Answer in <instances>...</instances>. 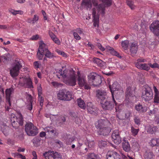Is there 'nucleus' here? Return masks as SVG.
Segmentation results:
<instances>
[{
    "label": "nucleus",
    "instance_id": "nucleus-1",
    "mask_svg": "<svg viewBox=\"0 0 159 159\" xmlns=\"http://www.w3.org/2000/svg\"><path fill=\"white\" fill-rule=\"evenodd\" d=\"M92 4L95 7L92 9V16L93 17V26H98L99 15L103 16L105 14V7L104 5H98L97 0H83L81 6L87 9H90Z\"/></svg>",
    "mask_w": 159,
    "mask_h": 159
},
{
    "label": "nucleus",
    "instance_id": "nucleus-2",
    "mask_svg": "<svg viewBox=\"0 0 159 159\" xmlns=\"http://www.w3.org/2000/svg\"><path fill=\"white\" fill-rule=\"evenodd\" d=\"M59 71L66 84L72 86L76 84L75 72L73 70L66 69L63 71L61 70Z\"/></svg>",
    "mask_w": 159,
    "mask_h": 159
},
{
    "label": "nucleus",
    "instance_id": "nucleus-3",
    "mask_svg": "<svg viewBox=\"0 0 159 159\" xmlns=\"http://www.w3.org/2000/svg\"><path fill=\"white\" fill-rule=\"evenodd\" d=\"M45 44L41 42L39 44L37 53V57L39 60H42L44 55L45 57L51 59L53 57V54L51 53L48 50L45 48Z\"/></svg>",
    "mask_w": 159,
    "mask_h": 159
},
{
    "label": "nucleus",
    "instance_id": "nucleus-4",
    "mask_svg": "<svg viewBox=\"0 0 159 159\" xmlns=\"http://www.w3.org/2000/svg\"><path fill=\"white\" fill-rule=\"evenodd\" d=\"M11 121L12 127L16 129L19 127V125H23V118L20 113H18V117H16L14 114H11Z\"/></svg>",
    "mask_w": 159,
    "mask_h": 159
},
{
    "label": "nucleus",
    "instance_id": "nucleus-5",
    "mask_svg": "<svg viewBox=\"0 0 159 159\" xmlns=\"http://www.w3.org/2000/svg\"><path fill=\"white\" fill-rule=\"evenodd\" d=\"M58 99L62 100L69 101L73 98L72 93L65 89L59 91L57 94Z\"/></svg>",
    "mask_w": 159,
    "mask_h": 159
},
{
    "label": "nucleus",
    "instance_id": "nucleus-6",
    "mask_svg": "<svg viewBox=\"0 0 159 159\" xmlns=\"http://www.w3.org/2000/svg\"><path fill=\"white\" fill-rule=\"evenodd\" d=\"M25 130L27 134L29 136H34L38 133L37 128L31 122L27 123L25 126Z\"/></svg>",
    "mask_w": 159,
    "mask_h": 159
},
{
    "label": "nucleus",
    "instance_id": "nucleus-7",
    "mask_svg": "<svg viewBox=\"0 0 159 159\" xmlns=\"http://www.w3.org/2000/svg\"><path fill=\"white\" fill-rule=\"evenodd\" d=\"M153 94L151 88L148 86H146L142 93L141 97L145 101H149L152 99Z\"/></svg>",
    "mask_w": 159,
    "mask_h": 159
},
{
    "label": "nucleus",
    "instance_id": "nucleus-8",
    "mask_svg": "<svg viewBox=\"0 0 159 159\" xmlns=\"http://www.w3.org/2000/svg\"><path fill=\"white\" fill-rule=\"evenodd\" d=\"M101 104L102 107L104 110L108 111H111L115 105V109L117 111V106L118 104L116 102V104L112 99V101H109L107 99L101 103Z\"/></svg>",
    "mask_w": 159,
    "mask_h": 159
},
{
    "label": "nucleus",
    "instance_id": "nucleus-9",
    "mask_svg": "<svg viewBox=\"0 0 159 159\" xmlns=\"http://www.w3.org/2000/svg\"><path fill=\"white\" fill-rule=\"evenodd\" d=\"M21 61H16L15 65L10 70V74L12 77L17 76L19 74L20 70L22 68Z\"/></svg>",
    "mask_w": 159,
    "mask_h": 159
},
{
    "label": "nucleus",
    "instance_id": "nucleus-10",
    "mask_svg": "<svg viewBox=\"0 0 159 159\" xmlns=\"http://www.w3.org/2000/svg\"><path fill=\"white\" fill-rule=\"evenodd\" d=\"M43 156L46 159H60L61 157L58 152L51 151L45 152L43 153Z\"/></svg>",
    "mask_w": 159,
    "mask_h": 159
},
{
    "label": "nucleus",
    "instance_id": "nucleus-11",
    "mask_svg": "<svg viewBox=\"0 0 159 159\" xmlns=\"http://www.w3.org/2000/svg\"><path fill=\"white\" fill-rule=\"evenodd\" d=\"M96 97L98 101L100 103L107 98V93L102 90H98L96 92Z\"/></svg>",
    "mask_w": 159,
    "mask_h": 159
},
{
    "label": "nucleus",
    "instance_id": "nucleus-12",
    "mask_svg": "<svg viewBox=\"0 0 159 159\" xmlns=\"http://www.w3.org/2000/svg\"><path fill=\"white\" fill-rule=\"evenodd\" d=\"M109 88L111 93L112 99L114 102L116 104V102L115 99L114 94L115 93H118L117 92L116 93V92L117 91H119L120 88V85L118 82H114L111 86L110 85L109 86Z\"/></svg>",
    "mask_w": 159,
    "mask_h": 159
},
{
    "label": "nucleus",
    "instance_id": "nucleus-13",
    "mask_svg": "<svg viewBox=\"0 0 159 159\" xmlns=\"http://www.w3.org/2000/svg\"><path fill=\"white\" fill-rule=\"evenodd\" d=\"M78 84L81 87H84L85 89H89L91 88L89 84L86 80L85 78L83 76L79 75L78 79Z\"/></svg>",
    "mask_w": 159,
    "mask_h": 159
},
{
    "label": "nucleus",
    "instance_id": "nucleus-14",
    "mask_svg": "<svg viewBox=\"0 0 159 159\" xmlns=\"http://www.w3.org/2000/svg\"><path fill=\"white\" fill-rule=\"evenodd\" d=\"M150 30L157 36L159 35V21L153 22L150 26Z\"/></svg>",
    "mask_w": 159,
    "mask_h": 159
},
{
    "label": "nucleus",
    "instance_id": "nucleus-15",
    "mask_svg": "<svg viewBox=\"0 0 159 159\" xmlns=\"http://www.w3.org/2000/svg\"><path fill=\"white\" fill-rule=\"evenodd\" d=\"M111 138L114 143L116 144H119L121 142V139L120 137L118 129L114 130L111 135Z\"/></svg>",
    "mask_w": 159,
    "mask_h": 159
},
{
    "label": "nucleus",
    "instance_id": "nucleus-16",
    "mask_svg": "<svg viewBox=\"0 0 159 159\" xmlns=\"http://www.w3.org/2000/svg\"><path fill=\"white\" fill-rule=\"evenodd\" d=\"M106 157L107 159H121L120 155L116 152L113 151H108Z\"/></svg>",
    "mask_w": 159,
    "mask_h": 159
},
{
    "label": "nucleus",
    "instance_id": "nucleus-17",
    "mask_svg": "<svg viewBox=\"0 0 159 159\" xmlns=\"http://www.w3.org/2000/svg\"><path fill=\"white\" fill-rule=\"evenodd\" d=\"M109 123L106 119H100L96 123V126L98 129H100L105 126H107V125Z\"/></svg>",
    "mask_w": 159,
    "mask_h": 159
},
{
    "label": "nucleus",
    "instance_id": "nucleus-18",
    "mask_svg": "<svg viewBox=\"0 0 159 159\" xmlns=\"http://www.w3.org/2000/svg\"><path fill=\"white\" fill-rule=\"evenodd\" d=\"M22 84L23 86L29 88H33L34 87L32 81L29 77H25L23 79V82Z\"/></svg>",
    "mask_w": 159,
    "mask_h": 159
},
{
    "label": "nucleus",
    "instance_id": "nucleus-19",
    "mask_svg": "<svg viewBox=\"0 0 159 159\" xmlns=\"http://www.w3.org/2000/svg\"><path fill=\"white\" fill-rule=\"evenodd\" d=\"M92 103L91 102L88 103L87 104V110L89 112L90 114L94 115H97L98 114V109L97 107H95L93 106V110L91 111V107H92Z\"/></svg>",
    "mask_w": 159,
    "mask_h": 159
},
{
    "label": "nucleus",
    "instance_id": "nucleus-20",
    "mask_svg": "<svg viewBox=\"0 0 159 159\" xmlns=\"http://www.w3.org/2000/svg\"><path fill=\"white\" fill-rule=\"evenodd\" d=\"M13 90V89L12 88H11L6 89L5 91L6 101L10 106L11 105V96Z\"/></svg>",
    "mask_w": 159,
    "mask_h": 159
},
{
    "label": "nucleus",
    "instance_id": "nucleus-21",
    "mask_svg": "<svg viewBox=\"0 0 159 159\" xmlns=\"http://www.w3.org/2000/svg\"><path fill=\"white\" fill-rule=\"evenodd\" d=\"M111 131L110 128L108 126H105L98 130V133L100 135L106 136L108 135Z\"/></svg>",
    "mask_w": 159,
    "mask_h": 159
},
{
    "label": "nucleus",
    "instance_id": "nucleus-22",
    "mask_svg": "<svg viewBox=\"0 0 159 159\" xmlns=\"http://www.w3.org/2000/svg\"><path fill=\"white\" fill-rule=\"evenodd\" d=\"M122 147L123 150L126 152H128L130 150V144L127 140L123 139Z\"/></svg>",
    "mask_w": 159,
    "mask_h": 159
},
{
    "label": "nucleus",
    "instance_id": "nucleus-23",
    "mask_svg": "<svg viewBox=\"0 0 159 159\" xmlns=\"http://www.w3.org/2000/svg\"><path fill=\"white\" fill-rule=\"evenodd\" d=\"M93 61L101 68H104L106 63L100 59L98 58L94 57L93 59Z\"/></svg>",
    "mask_w": 159,
    "mask_h": 159
},
{
    "label": "nucleus",
    "instance_id": "nucleus-24",
    "mask_svg": "<svg viewBox=\"0 0 159 159\" xmlns=\"http://www.w3.org/2000/svg\"><path fill=\"white\" fill-rule=\"evenodd\" d=\"M135 109L139 112L141 113L145 112L147 110L145 106L140 103L135 105Z\"/></svg>",
    "mask_w": 159,
    "mask_h": 159
},
{
    "label": "nucleus",
    "instance_id": "nucleus-25",
    "mask_svg": "<svg viewBox=\"0 0 159 159\" xmlns=\"http://www.w3.org/2000/svg\"><path fill=\"white\" fill-rule=\"evenodd\" d=\"M134 97V94L131 91V87H128L126 89V99L128 100V101Z\"/></svg>",
    "mask_w": 159,
    "mask_h": 159
},
{
    "label": "nucleus",
    "instance_id": "nucleus-26",
    "mask_svg": "<svg viewBox=\"0 0 159 159\" xmlns=\"http://www.w3.org/2000/svg\"><path fill=\"white\" fill-rule=\"evenodd\" d=\"M149 64L147 63H142L141 64H138L136 66L138 69L140 70L148 71L150 69L149 66Z\"/></svg>",
    "mask_w": 159,
    "mask_h": 159
},
{
    "label": "nucleus",
    "instance_id": "nucleus-27",
    "mask_svg": "<svg viewBox=\"0 0 159 159\" xmlns=\"http://www.w3.org/2000/svg\"><path fill=\"white\" fill-rule=\"evenodd\" d=\"M102 80L101 76L98 75L95 78V79L92 81L90 85H93L94 86H99L102 83Z\"/></svg>",
    "mask_w": 159,
    "mask_h": 159
},
{
    "label": "nucleus",
    "instance_id": "nucleus-28",
    "mask_svg": "<svg viewBox=\"0 0 159 159\" xmlns=\"http://www.w3.org/2000/svg\"><path fill=\"white\" fill-rule=\"evenodd\" d=\"M130 50L131 53V54L132 55H134L137 52L138 46L137 45L134 43H132L130 46Z\"/></svg>",
    "mask_w": 159,
    "mask_h": 159
},
{
    "label": "nucleus",
    "instance_id": "nucleus-29",
    "mask_svg": "<svg viewBox=\"0 0 159 159\" xmlns=\"http://www.w3.org/2000/svg\"><path fill=\"white\" fill-rule=\"evenodd\" d=\"M97 76L98 75L94 73H91L88 75V82L90 86Z\"/></svg>",
    "mask_w": 159,
    "mask_h": 159
},
{
    "label": "nucleus",
    "instance_id": "nucleus-30",
    "mask_svg": "<svg viewBox=\"0 0 159 159\" xmlns=\"http://www.w3.org/2000/svg\"><path fill=\"white\" fill-rule=\"evenodd\" d=\"M28 99L29 101V104L27 105V109L29 110H31L32 109L33 106H32V102H33V100L32 99V97L31 95H28Z\"/></svg>",
    "mask_w": 159,
    "mask_h": 159
},
{
    "label": "nucleus",
    "instance_id": "nucleus-31",
    "mask_svg": "<svg viewBox=\"0 0 159 159\" xmlns=\"http://www.w3.org/2000/svg\"><path fill=\"white\" fill-rule=\"evenodd\" d=\"M78 106L81 109H85L86 108L85 104L84 101L81 98L77 99Z\"/></svg>",
    "mask_w": 159,
    "mask_h": 159
},
{
    "label": "nucleus",
    "instance_id": "nucleus-32",
    "mask_svg": "<svg viewBox=\"0 0 159 159\" xmlns=\"http://www.w3.org/2000/svg\"><path fill=\"white\" fill-rule=\"evenodd\" d=\"M129 44V41L127 40L123 41L121 43V46L124 50H127L128 49Z\"/></svg>",
    "mask_w": 159,
    "mask_h": 159
},
{
    "label": "nucleus",
    "instance_id": "nucleus-33",
    "mask_svg": "<svg viewBox=\"0 0 159 159\" xmlns=\"http://www.w3.org/2000/svg\"><path fill=\"white\" fill-rule=\"evenodd\" d=\"M157 127L154 125H151L148 127L147 129V132L151 134H153L157 130Z\"/></svg>",
    "mask_w": 159,
    "mask_h": 159
},
{
    "label": "nucleus",
    "instance_id": "nucleus-34",
    "mask_svg": "<svg viewBox=\"0 0 159 159\" xmlns=\"http://www.w3.org/2000/svg\"><path fill=\"white\" fill-rule=\"evenodd\" d=\"M155 155L152 152H146L145 154V159H154Z\"/></svg>",
    "mask_w": 159,
    "mask_h": 159
},
{
    "label": "nucleus",
    "instance_id": "nucleus-35",
    "mask_svg": "<svg viewBox=\"0 0 159 159\" xmlns=\"http://www.w3.org/2000/svg\"><path fill=\"white\" fill-rule=\"evenodd\" d=\"M150 144L152 147L155 146H159V143H158V139H152L150 143Z\"/></svg>",
    "mask_w": 159,
    "mask_h": 159
},
{
    "label": "nucleus",
    "instance_id": "nucleus-36",
    "mask_svg": "<svg viewBox=\"0 0 159 159\" xmlns=\"http://www.w3.org/2000/svg\"><path fill=\"white\" fill-rule=\"evenodd\" d=\"M127 5L132 9H134L136 6L134 5V2L132 0H126Z\"/></svg>",
    "mask_w": 159,
    "mask_h": 159
},
{
    "label": "nucleus",
    "instance_id": "nucleus-37",
    "mask_svg": "<svg viewBox=\"0 0 159 159\" xmlns=\"http://www.w3.org/2000/svg\"><path fill=\"white\" fill-rule=\"evenodd\" d=\"M110 51V53L113 55L116 56L119 58H121V56H120L119 53L114 50V49L113 48H110L109 49Z\"/></svg>",
    "mask_w": 159,
    "mask_h": 159
},
{
    "label": "nucleus",
    "instance_id": "nucleus-38",
    "mask_svg": "<svg viewBox=\"0 0 159 159\" xmlns=\"http://www.w3.org/2000/svg\"><path fill=\"white\" fill-rule=\"evenodd\" d=\"M10 12L13 15H16L17 14L22 15L23 14V11L21 10H15L11 9L9 10Z\"/></svg>",
    "mask_w": 159,
    "mask_h": 159
},
{
    "label": "nucleus",
    "instance_id": "nucleus-39",
    "mask_svg": "<svg viewBox=\"0 0 159 159\" xmlns=\"http://www.w3.org/2000/svg\"><path fill=\"white\" fill-rule=\"evenodd\" d=\"M88 159H100V158L98 155L93 153L88 155Z\"/></svg>",
    "mask_w": 159,
    "mask_h": 159
},
{
    "label": "nucleus",
    "instance_id": "nucleus-40",
    "mask_svg": "<svg viewBox=\"0 0 159 159\" xmlns=\"http://www.w3.org/2000/svg\"><path fill=\"white\" fill-rule=\"evenodd\" d=\"M85 144L87 145L89 148H91L94 146L95 143L93 141H89L87 140V142H85Z\"/></svg>",
    "mask_w": 159,
    "mask_h": 159
},
{
    "label": "nucleus",
    "instance_id": "nucleus-41",
    "mask_svg": "<svg viewBox=\"0 0 159 159\" xmlns=\"http://www.w3.org/2000/svg\"><path fill=\"white\" fill-rule=\"evenodd\" d=\"M56 118H57V121H59L60 123H62L65 121H66V118H65L62 116H57Z\"/></svg>",
    "mask_w": 159,
    "mask_h": 159
},
{
    "label": "nucleus",
    "instance_id": "nucleus-42",
    "mask_svg": "<svg viewBox=\"0 0 159 159\" xmlns=\"http://www.w3.org/2000/svg\"><path fill=\"white\" fill-rule=\"evenodd\" d=\"M52 86L55 88H59L62 86V84L56 81H53L51 83Z\"/></svg>",
    "mask_w": 159,
    "mask_h": 159
},
{
    "label": "nucleus",
    "instance_id": "nucleus-43",
    "mask_svg": "<svg viewBox=\"0 0 159 159\" xmlns=\"http://www.w3.org/2000/svg\"><path fill=\"white\" fill-rule=\"evenodd\" d=\"M107 144V142L103 141L100 140L99 141L98 143V145L99 147L102 148L103 147H105L106 146Z\"/></svg>",
    "mask_w": 159,
    "mask_h": 159
},
{
    "label": "nucleus",
    "instance_id": "nucleus-44",
    "mask_svg": "<svg viewBox=\"0 0 159 159\" xmlns=\"http://www.w3.org/2000/svg\"><path fill=\"white\" fill-rule=\"evenodd\" d=\"M131 130L132 135L134 136L136 135L137 134L139 131V129H135L133 126L131 127Z\"/></svg>",
    "mask_w": 159,
    "mask_h": 159
},
{
    "label": "nucleus",
    "instance_id": "nucleus-45",
    "mask_svg": "<svg viewBox=\"0 0 159 159\" xmlns=\"http://www.w3.org/2000/svg\"><path fill=\"white\" fill-rule=\"evenodd\" d=\"M44 130L48 133H54L55 130L52 127H46L44 129Z\"/></svg>",
    "mask_w": 159,
    "mask_h": 159
},
{
    "label": "nucleus",
    "instance_id": "nucleus-46",
    "mask_svg": "<svg viewBox=\"0 0 159 159\" xmlns=\"http://www.w3.org/2000/svg\"><path fill=\"white\" fill-rule=\"evenodd\" d=\"M134 122L136 124L139 125L140 124V118L138 116H134Z\"/></svg>",
    "mask_w": 159,
    "mask_h": 159
},
{
    "label": "nucleus",
    "instance_id": "nucleus-47",
    "mask_svg": "<svg viewBox=\"0 0 159 159\" xmlns=\"http://www.w3.org/2000/svg\"><path fill=\"white\" fill-rule=\"evenodd\" d=\"M146 61V60L143 58H141L138 59L137 60V62H135V64L136 66L138 64H141L142 62H144Z\"/></svg>",
    "mask_w": 159,
    "mask_h": 159
},
{
    "label": "nucleus",
    "instance_id": "nucleus-48",
    "mask_svg": "<svg viewBox=\"0 0 159 159\" xmlns=\"http://www.w3.org/2000/svg\"><path fill=\"white\" fill-rule=\"evenodd\" d=\"M34 68L36 69L40 68L41 66V62L39 61H35L33 63Z\"/></svg>",
    "mask_w": 159,
    "mask_h": 159
},
{
    "label": "nucleus",
    "instance_id": "nucleus-49",
    "mask_svg": "<svg viewBox=\"0 0 159 159\" xmlns=\"http://www.w3.org/2000/svg\"><path fill=\"white\" fill-rule=\"evenodd\" d=\"M105 5L110 6L111 5L112 3V0H101Z\"/></svg>",
    "mask_w": 159,
    "mask_h": 159
},
{
    "label": "nucleus",
    "instance_id": "nucleus-50",
    "mask_svg": "<svg viewBox=\"0 0 159 159\" xmlns=\"http://www.w3.org/2000/svg\"><path fill=\"white\" fill-rule=\"evenodd\" d=\"M75 138L73 137H70L67 139L66 143L67 144H70L74 140Z\"/></svg>",
    "mask_w": 159,
    "mask_h": 159
},
{
    "label": "nucleus",
    "instance_id": "nucleus-51",
    "mask_svg": "<svg viewBox=\"0 0 159 159\" xmlns=\"http://www.w3.org/2000/svg\"><path fill=\"white\" fill-rule=\"evenodd\" d=\"M74 31L76 32V33L79 34L80 35L84 34L83 29L80 28H78L74 30Z\"/></svg>",
    "mask_w": 159,
    "mask_h": 159
},
{
    "label": "nucleus",
    "instance_id": "nucleus-52",
    "mask_svg": "<svg viewBox=\"0 0 159 159\" xmlns=\"http://www.w3.org/2000/svg\"><path fill=\"white\" fill-rule=\"evenodd\" d=\"M15 156L18 158H20L21 159H26L25 157L22 154L18 153L16 152L15 153Z\"/></svg>",
    "mask_w": 159,
    "mask_h": 159
},
{
    "label": "nucleus",
    "instance_id": "nucleus-53",
    "mask_svg": "<svg viewBox=\"0 0 159 159\" xmlns=\"http://www.w3.org/2000/svg\"><path fill=\"white\" fill-rule=\"evenodd\" d=\"M154 103L158 104L159 103V94L154 95Z\"/></svg>",
    "mask_w": 159,
    "mask_h": 159
},
{
    "label": "nucleus",
    "instance_id": "nucleus-54",
    "mask_svg": "<svg viewBox=\"0 0 159 159\" xmlns=\"http://www.w3.org/2000/svg\"><path fill=\"white\" fill-rule=\"evenodd\" d=\"M73 35L74 38L77 40H79L81 39V37L79 36V34L77 33L76 32L74 31L73 32Z\"/></svg>",
    "mask_w": 159,
    "mask_h": 159
},
{
    "label": "nucleus",
    "instance_id": "nucleus-55",
    "mask_svg": "<svg viewBox=\"0 0 159 159\" xmlns=\"http://www.w3.org/2000/svg\"><path fill=\"white\" fill-rule=\"evenodd\" d=\"M38 95H42V89L41 84L38 85L37 86Z\"/></svg>",
    "mask_w": 159,
    "mask_h": 159
},
{
    "label": "nucleus",
    "instance_id": "nucleus-56",
    "mask_svg": "<svg viewBox=\"0 0 159 159\" xmlns=\"http://www.w3.org/2000/svg\"><path fill=\"white\" fill-rule=\"evenodd\" d=\"M149 66L151 67L152 68H158L159 65L156 63H154L152 64L151 63L149 64Z\"/></svg>",
    "mask_w": 159,
    "mask_h": 159
},
{
    "label": "nucleus",
    "instance_id": "nucleus-57",
    "mask_svg": "<svg viewBox=\"0 0 159 159\" xmlns=\"http://www.w3.org/2000/svg\"><path fill=\"white\" fill-rule=\"evenodd\" d=\"M131 112L130 111H126L125 114V117L128 119L129 118L130 115H131Z\"/></svg>",
    "mask_w": 159,
    "mask_h": 159
},
{
    "label": "nucleus",
    "instance_id": "nucleus-58",
    "mask_svg": "<svg viewBox=\"0 0 159 159\" xmlns=\"http://www.w3.org/2000/svg\"><path fill=\"white\" fill-rule=\"evenodd\" d=\"M39 19V16L36 15H35L32 20H33V23L36 22Z\"/></svg>",
    "mask_w": 159,
    "mask_h": 159
},
{
    "label": "nucleus",
    "instance_id": "nucleus-59",
    "mask_svg": "<svg viewBox=\"0 0 159 159\" xmlns=\"http://www.w3.org/2000/svg\"><path fill=\"white\" fill-rule=\"evenodd\" d=\"M7 143L10 145H12L14 144V141L10 139H8L7 141Z\"/></svg>",
    "mask_w": 159,
    "mask_h": 159
},
{
    "label": "nucleus",
    "instance_id": "nucleus-60",
    "mask_svg": "<svg viewBox=\"0 0 159 159\" xmlns=\"http://www.w3.org/2000/svg\"><path fill=\"white\" fill-rule=\"evenodd\" d=\"M153 89L155 93V95H158L159 94V91L158 90L156 87L154 85L153 86Z\"/></svg>",
    "mask_w": 159,
    "mask_h": 159
},
{
    "label": "nucleus",
    "instance_id": "nucleus-61",
    "mask_svg": "<svg viewBox=\"0 0 159 159\" xmlns=\"http://www.w3.org/2000/svg\"><path fill=\"white\" fill-rule=\"evenodd\" d=\"M52 40L56 44H59L60 43L59 40L56 37L52 39Z\"/></svg>",
    "mask_w": 159,
    "mask_h": 159
},
{
    "label": "nucleus",
    "instance_id": "nucleus-62",
    "mask_svg": "<svg viewBox=\"0 0 159 159\" xmlns=\"http://www.w3.org/2000/svg\"><path fill=\"white\" fill-rule=\"evenodd\" d=\"M39 35L38 34H36L33 36L31 37V39L33 40H37L39 39Z\"/></svg>",
    "mask_w": 159,
    "mask_h": 159
},
{
    "label": "nucleus",
    "instance_id": "nucleus-63",
    "mask_svg": "<svg viewBox=\"0 0 159 159\" xmlns=\"http://www.w3.org/2000/svg\"><path fill=\"white\" fill-rule=\"evenodd\" d=\"M49 35L52 39L56 37V36L52 32H49Z\"/></svg>",
    "mask_w": 159,
    "mask_h": 159
},
{
    "label": "nucleus",
    "instance_id": "nucleus-64",
    "mask_svg": "<svg viewBox=\"0 0 159 159\" xmlns=\"http://www.w3.org/2000/svg\"><path fill=\"white\" fill-rule=\"evenodd\" d=\"M98 46L99 48L100 49V50H101V51H103L105 50V48L102 46L101 44L99 43H98Z\"/></svg>",
    "mask_w": 159,
    "mask_h": 159
}]
</instances>
